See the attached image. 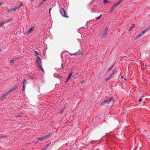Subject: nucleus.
Segmentation results:
<instances>
[{"instance_id": "nucleus-1", "label": "nucleus", "mask_w": 150, "mask_h": 150, "mask_svg": "<svg viewBox=\"0 0 150 150\" xmlns=\"http://www.w3.org/2000/svg\"><path fill=\"white\" fill-rule=\"evenodd\" d=\"M36 62L39 65V66L38 67V68L42 70L43 72H44V70L42 66L41 59L40 57L38 56L37 57Z\"/></svg>"}, {"instance_id": "nucleus-2", "label": "nucleus", "mask_w": 150, "mask_h": 150, "mask_svg": "<svg viewBox=\"0 0 150 150\" xmlns=\"http://www.w3.org/2000/svg\"><path fill=\"white\" fill-rule=\"evenodd\" d=\"M59 11L60 14L62 16L66 18H69V16L67 15L65 10L63 8H60Z\"/></svg>"}, {"instance_id": "nucleus-3", "label": "nucleus", "mask_w": 150, "mask_h": 150, "mask_svg": "<svg viewBox=\"0 0 150 150\" xmlns=\"http://www.w3.org/2000/svg\"><path fill=\"white\" fill-rule=\"evenodd\" d=\"M51 135L52 134L49 133L44 136L37 138V140L38 141L39 140H41L42 141L47 138L50 137L51 136Z\"/></svg>"}, {"instance_id": "nucleus-4", "label": "nucleus", "mask_w": 150, "mask_h": 150, "mask_svg": "<svg viewBox=\"0 0 150 150\" xmlns=\"http://www.w3.org/2000/svg\"><path fill=\"white\" fill-rule=\"evenodd\" d=\"M23 4L22 3L20 4L19 5L17 6H15L14 7L12 8L10 10H9L8 11L9 12H11L12 11H16L17 9L20 8L22 5Z\"/></svg>"}, {"instance_id": "nucleus-5", "label": "nucleus", "mask_w": 150, "mask_h": 150, "mask_svg": "<svg viewBox=\"0 0 150 150\" xmlns=\"http://www.w3.org/2000/svg\"><path fill=\"white\" fill-rule=\"evenodd\" d=\"M113 102V98H111L105 100L103 101V103L109 104Z\"/></svg>"}, {"instance_id": "nucleus-6", "label": "nucleus", "mask_w": 150, "mask_h": 150, "mask_svg": "<svg viewBox=\"0 0 150 150\" xmlns=\"http://www.w3.org/2000/svg\"><path fill=\"white\" fill-rule=\"evenodd\" d=\"M107 29H106L101 34V38H105L107 36Z\"/></svg>"}, {"instance_id": "nucleus-7", "label": "nucleus", "mask_w": 150, "mask_h": 150, "mask_svg": "<svg viewBox=\"0 0 150 150\" xmlns=\"http://www.w3.org/2000/svg\"><path fill=\"white\" fill-rule=\"evenodd\" d=\"M23 91H24L25 88V86L27 84V81L26 80L24 79L23 81Z\"/></svg>"}, {"instance_id": "nucleus-8", "label": "nucleus", "mask_w": 150, "mask_h": 150, "mask_svg": "<svg viewBox=\"0 0 150 150\" xmlns=\"http://www.w3.org/2000/svg\"><path fill=\"white\" fill-rule=\"evenodd\" d=\"M70 54L72 55H82V52H81L80 50H79V51L78 52L74 53H70Z\"/></svg>"}, {"instance_id": "nucleus-9", "label": "nucleus", "mask_w": 150, "mask_h": 150, "mask_svg": "<svg viewBox=\"0 0 150 150\" xmlns=\"http://www.w3.org/2000/svg\"><path fill=\"white\" fill-rule=\"evenodd\" d=\"M150 30V27H148L146 28L145 30H143L142 32L140 33L142 35L144 34L146 32Z\"/></svg>"}, {"instance_id": "nucleus-10", "label": "nucleus", "mask_w": 150, "mask_h": 150, "mask_svg": "<svg viewBox=\"0 0 150 150\" xmlns=\"http://www.w3.org/2000/svg\"><path fill=\"white\" fill-rule=\"evenodd\" d=\"M35 28V27L33 26L31 28H30L29 30L27 31V34H29L31 33L33 31V30Z\"/></svg>"}, {"instance_id": "nucleus-11", "label": "nucleus", "mask_w": 150, "mask_h": 150, "mask_svg": "<svg viewBox=\"0 0 150 150\" xmlns=\"http://www.w3.org/2000/svg\"><path fill=\"white\" fill-rule=\"evenodd\" d=\"M117 6L115 4L111 8V9L110 10V13L112 12L115 9V8Z\"/></svg>"}, {"instance_id": "nucleus-12", "label": "nucleus", "mask_w": 150, "mask_h": 150, "mask_svg": "<svg viewBox=\"0 0 150 150\" xmlns=\"http://www.w3.org/2000/svg\"><path fill=\"white\" fill-rule=\"evenodd\" d=\"M11 21V20L10 19L6 20L5 21L2 22V24H4V25L5 24H6L7 23H9Z\"/></svg>"}, {"instance_id": "nucleus-13", "label": "nucleus", "mask_w": 150, "mask_h": 150, "mask_svg": "<svg viewBox=\"0 0 150 150\" xmlns=\"http://www.w3.org/2000/svg\"><path fill=\"white\" fill-rule=\"evenodd\" d=\"M142 35L140 33L138 35H137L136 37L134 38L135 40H137L139 38H140Z\"/></svg>"}, {"instance_id": "nucleus-14", "label": "nucleus", "mask_w": 150, "mask_h": 150, "mask_svg": "<svg viewBox=\"0 0 150 150\" xmlns=\"http://www.w3.org/2000/svg\"><path fill=\"white\" fill-rule=\"evenodd\" d=\"M135 24H132V26L130 27V28L129 29V31L131 30L135 27Z\"/></svg>"}, {"instance_id": "nucleus-15", "label": "nucleus", "mask_w": 150, "mask_h": 150, "mask_svg": "<svg viewBox=\"0 0 150 150\" xmlns=\"http://www.w3.org/2000/svg\"><path fill=\"white\" fill-rule=\"evenodd\" d=\"M73 74V71L72 70H71L70 71V72L68 76V78L70 79L71 78V77L72 75Z\"/></svg>"}, {"instance_id": "nucleus-16", "label": "nucleus", "mask_w": 150, "mask_h": 150, "mask_svg": "<svg viewBox=\"0 0 150 150\" xmlns=\"http://www.w3.org/2000/svg\"><path fill=\"white\" fill-rule=\"evenodd\" d=\"M66 108V106L64 105L63 107V108H62L61 111L60 112V114H62L64 110Z\"/></svg>"}, {"instance_id": "nucleus-17", "label": "nucleus", "mask_w": 150, "mask_h": 150, "mask_svg": "<svg viewBox=\"0 0 150 150\" xmlns=\"http://www.w3.org/2000/svg\"><path fill=\"white\" fill-rule=\"evenodd\" d=\"M18 88V85H16L14 87H13L11 88L12 91L15 90L17 89Z\"/></svg>"}, {"instance_id": "nucleus-18", "label": "nucleus", "mask_w": 150, "mask_h": 150, "mask_svg": "<svg viewBox=\"0 0 150 150\" xmlns=\"http://www.w3.org/2000/svg\"><path fill=\"white\" fill-rule=\"evenodd\" d=\"M112 76V75H110L108 76V77H107V78H106V79H105V80L106 81H108L111 78V77Z\"/></svg>"}, {"instance_id": "nucleus-19", "label": "nucleus", "mask_w": 150, "mask_h": 150, "mask_svg": "<svg viewBox=\"0 0 150 150\" xmlns=\"http://www.w3.org/2000/svg\"><path fill=\"white\" fill-rule=\"evenodd\" d=\"M8 95V93L7 92L6 93H4L1 96L2 98H3L4 97Z\"/></svg>"}, {"instance_id": "nucleus-20", "label": "nucleus", "mask_w": 150, "mask_h": 150, "mask_svg": "<svg viewBox=\"0 0 150 150\" xmlns=\"http://www.w3.org/2000/svg\"><path fill=\"white\" fill-rule=\"evenodd\" d=\"M20 57H14L13 59L14 60V61H15L18 59Z\"/></svg>"}, {"instance_id": "nucleus-21", "label": "nucleus", "mask_w": 150, "mask_h": 150, "mask_svg": "<svg viewBox=\"0 0 150 150\" xmlns=\"http://www.w3.org/2000/svg\"><path fill=\"white\" fill-rule=\"evenodd\" d=\"M121 3V2H120V1H119L117 3L115 4L117 6L120 4Z\"/></svg>"}, {"instance_id": "nucleus-22", "label": "nucleus", "mask_w": 150, "mask_h": 150, "mask_svg": "<svg viewBox=\"0 0 150 150\" xmlns=\"http://www.w3.org/2000/svg\"><path fill=\"white\" fill-rule=\"evenodd\" d=\"M142 97H140L139 99V102H140V103L142 101Z\"/></svg>"}, {"instance_id": "nucleus-23", "label": "nucleus", "mask_w": 150, "mask_h": 150, "mask_svg": "<svg viewBox=\"0 0 150 150\" xmlns=\"http://www.w3.org/2000/svg\"><path fill=\"white\" fill-rule=\"evenodd\" d=\"M115 73V71L114 70H113L112 72V74H110V75H112V76L114 75V74Z\"/></svg>"}, {"instance_id": "nucleus-24", "label": "nucleus", "mask_w": 150, "mask_h": 150, "mask_svg": "<svg viewBox=\"0 0 150 150\" xmlns=\"http://www.w3.org/2000/svg\"><path fill=\"white\" fill-rule=\"evenodd\" d=\"M70 79V78H69L67 77V79H66V80L65 81V83H67V82H68Z\"/></svg>"}, {"instance_id": "nucleus-25", "label": "nucleus", "mask_w": 150, "mask_h": 150, "mask_svg": "<svg viewBox=\"0 0 150 150\" xmlns=\"http://www.w3.org/2000/svg\"><path fill=\"white\" fill-rule=\"evenodd\" d=\"M70 79V78H69L67 77V79H66V80L65 81V83H67V82H68Z\"/></svg>"}, {"instance_id": "nucleus-26", "label": "nucleus", "mask_w": 150, "mask_h": 150, "mask_svg": "<svg viewBox=\"0 0 150 150\" xmlns=\"http://www.w3.org/2000/svg\"><path fill=\"white\" fill-rule=\"evenodd\" d=\"M51 144V142H50L49 144H47V145H46V147H45L46 148H47L48 147H49L50 146V144Z\"/></svg>"}, {"instance_id": "nucleus-27", "label": "nucleus", "mask_w": 150, "mask_h": 150, "mask_svg": "<svg viewBox=\"0 0 150 150\" xmlns=\"http://www.w3.org/2000/svg\"><path fill=\"white\" fill-rule=\"evenodd\" d=\"M12 91H12V89H11L7 91V92L9 94L10 93H11Z\"/></svg>"}, {"instance_id": "nucleus-28", "label": "nucleus", "mask_w": 150, "mask_h": 150, "mask_svg": "<svg viewBox=\"0 0 150 150\" xmlns=\"http://www.w3.org/2000/svg\"><path fill=\"white\" fill-rule=\"evenodd\" d=\"M12 91H12V89H11L7 91V92L9 94L10 93H11Z\"/></svg>"}, {"instance_id": "nucleus-29", "label": "nucleus", "mask_w": 150, "mask_h": 150, "mask_svg": "<svg viewBox=\"0 0 150 150\" xmlns=\"http://www.w3.org/2000/svg\"><path fill=\"white\" fill-rule=\"evenodd\" d=\"M108 2V1L107 0H104L103 1V2L104 4H106Z\"/></svg>"}, {"instance_id": "nucleus-30", "label": "nucleus", "mask_w": 150, "mask_h": 150, "mask_svg": "<svg viewBox=\"0 0 150 150\" xmlns=\"http://www.w3.org/2000/svg\"><path fill=\"white\" fill-rule=\"evenodd\" d=\"M6 136L5 135H4L3 136H0V139L2 138H5V137Z\"/></svg>"}, {"instance_id": "nucleus-31", "label": "nucleus", "mask_w": 150, "mask_h": 150, "mask_svg": "<svg viewBox=\"0 0 150 150\" xmlns=\"http://www.w3.org/2000/svg\"><path fill=\"white\" fill-rule=\"evenodd\" d=\"M114 66V65H113L111 67H110V68L109 69H108V71H110L111 70V69Z\"/></svg>"}, {"instance_id": "nucleus-32", "label": "nucleus", "mask_w": 150, "mask_h": 150, "mask_svg": "<svg viewBox=\"0 0 150 150\" xmlns=\"http://www.w3.org/2000/svg\"><path fill=\"white\" fill-rule=\"evenodd\" d=\"M101 16H102V15H101H101H100L99 16H98V17H97L96 18V19H99V18H100Z\"/></svg>"}, {"instance_id": "nucleus-33", "label": "nucleus", "mask_w": 150, "mask_h": 150, "mask_svg": "<svg viewBox=\"0 0 150 150\" xmlns=\"http://www.w3.org/2000/svg\"><path fill=\"white\" fill-rule=\"evenodd\" d=\"M15 61L13 59H11L10 61V62L11 63H13V62Z\"/></svg>"}, {"instance_id": "nucleus-34", "label": "nucleus", "mask_w": 150, "mask_h": 150, "mask_svg": "<svg viewBox=\"0 0 150 150\" xmlns=\"http://www.w3.org/2000/svg\"><path fill=\"white\" fill-rule=\"evenodd\" d=\"M3 25H4V24H2V22L1 23H0V27H1Z\"/></svg>"}, {"instance_id": "nucleus-35", "label": "nucleus", "mask_w": 150, "mask_h": 150, "mask_svg": "<svg viewBox=\"0 0 150 150\" xmlns=\"http://www.w3.org/2000/svg\"><path fill=\"white\" fill-rule=\"evenodd\" d=\"M35 52L36 55H38V52L37 51H35Z\"/></svg>"}, {"instance_id": "nucleus-36", "label": "nucleus", "mask_w": 150, "mask_h": 150, "mask_svg": "<svg viewBox=\"0 0 150 150\" xmlns=\"http://www.w3.org/2000/svg\"><path fill=\"white\" fill-rule=\"evenodd\" d=\"M47 149V148L45 147L43 148L41 150H45Z\"/></svg>"}, {"instance_id": "nucleus-37", "label": "nucleus", "mask_w": 150, "mask_h": 150, "mask_svg": "<svg viewBox=\"0 0 150 150\" xmlns=\"http://www.w3.org/2000/svg\"><path fill=\"white\" fill-rule=\"evenodd\" d=\"M52 10V8H50L49 9V13L50 14V11H51V10Z\"/></svg>"}, {"instance_id": "nucleus-38", "label": "nucleus", "mask_w": 150, "mask_h": 150, "mask_svg": "<svg viewBox=\"0 0 150 150\" xmlns=\"http://www.w3.org/2000/svg\"><path fill=\"white\" fill-rule=\"evenodd\" d=\"M123 0H119V1H120V2H121Z\"/></svg>"}, {"instance_id": "nucleus-39", "label": "nucleus", "mask_w": 150, "mask_h": 150, "mask_svg": "<svg viewBox=\"0 0 150 150\" xmlns=\"http://www.w3.org/2000/svg\"><path fill=\"white\" fill-rule=\"evenodd\" d=\"M43 3V1L42 2H41L40 4H42Z\"/></svg>"}, {"instance_id": "nucleus-40", "label": "nucleus", "mask_w": 150, "mask_h": 150, "mask_svg": "<svg viewBox=\"0 0 150 150\" xmlns=\"http://www.w3.org/2000/svg\"><path fill=\"white\" fill-rule=\"evenodd\" d=\"M2 4V3L0 2V6Z\"/></svg>"}, {"instance_id": "nucleus-41", "label": "nucleus", "mask_w": 150, "mask_h": 150, "mask_svg": "<svg viewBox=\"0 0 150 150\" xmlns=\"http://www.w3.org/2000/svg\"><path fill=\"white\" fill-rule=\"evenodd\" d=\"M84 81H82V82H81V83H83V82H84Z\"/></svg>"}, {"instance_id": "nucleus-42", "label": "nucleus", "mask_w": 150, "mask_h": 150, "mask_svg": "<svg viewBox=\"0 0 150 150\" xmlns=\"http://www.w3.org/2000/svg\"><path fill=\"white\" fill-rule=\"evenodd\" d=\"M123 76H122L121 77V78L122 79H123Z\"/></svg>"}, {"instance_id": "nucleus-43", "label": "nucleus", "mask_w": 150, "mask_h": 150, "mask_svg": "<svg viewBox=\"0 0 150 150\" xmlns=\"http://www.w3.org/2000/svg\"><path fill=\"white\" fill-rule=\"evenodd\" d=\"M62 68H63V65H62Z\"/></svg>"}, {"instance_id": "nucleus-44", "label": "nucleus", "mask_w": 150, "mask_h": 150, "mask_svg": "<svg viewBox=\"0 0 150 150\" xmlns=\"http://www.w3.org/2000/svg\"><path fill=\"white\" fill-rule=\"evenodd\" d=\"M47 0H43V1H46Z\"/></svg>"}, {"instance_id": "nucleus-45", "label": "nucleus", "mask_w": 150, "mask_h": 150, "mask_svg": "<svg viewBox=\"0 0 150 150\" xmlns=\"http://www.w3.org/2000/svg\"><path fill=\"white\" fill-rule=\"evenodd\" d=\"M1 48H0V52H1Z\"/></svg>"}, {"instance_id": "nucleus-46", "label": "nucleus", "mask_w": 150, "mask_h": 150, "mask_svg": "<svg viewBox=\"0 0 150 150\" xmlns=\"http://www.w3.org/2000/svg\"><path fill=\"white\" fill-rule=\"evenodd\" d=\"M94 150H99V149H97Z\"/></svg>"}, {"instance_id": "nucleus-47", "label": "nucleus", "mask_w": 150, "mask_h": 150, "mask_svg": "<svg viewBox=\"0 0 150 150\" xmlns=\"http://www.w3.org/2000/svg\"><path fill=\"white\" fill-rule=\"evenodd\" d=\"M31 1H33V0H31Z\"/></svg>"}, {"instance_id": "nucleus-48", "label": "nucleus", "mask_w": 150, "mask_h": 150, "mask_svg": "<svg viewBox=\"0 0 150 150\" xmlns=\"http://www.w3.org/2000/svg\"><path fill=\"white\" fill-rule=\"evenodd\" d=\"M59 76V77H60V76Z\"/></svg>"}]
</instances>
